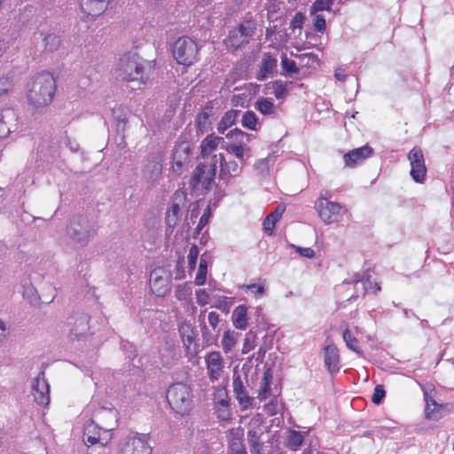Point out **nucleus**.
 <instances>
[{
	"label": "nucleus",
	"instance_id": "1",
	"mask_svg": "<svg viewBox=\"0 0 454 454\" xmlns=\"http://www.w3.org/2000/svg\"><path fill=\"white\" fill-rule=\"evenodd\" d=\"M153 71L152 61L144 59L135 51L123 54L116 67V75L126 82H135L138 85L145 84Z\"/></svg>",
	"mask_w": 454,
	"mask_h": 454
},
{
	"label": "nucleus",
	"instance_id": "2",
	"mask_svg": "<svg viewBox=\"0 0 454 454\" xmlns=\"http://www.w3.org/2000/svg\"><path fill=\"white\" fill-rule=\"evenodd\" d=\"M56 92V80L49 72H43L34 77L28 85L27 98L35 108L50 105Z\"/></svg>",
	"mask_w": 454,
	"mask_h": 454
},
{
	"label": "nucleus",
	"instance_id": "3",
	"mask_svg": "<svg viewBox=\"0 0 454 454\" xmlns=\"http://www.w3.org/2000/svg\"><path fill=\"white\" fill-rule=\"evenodd\" d=\"M104 417L116 418V413L113 410L99 409L93 415L94 419H90L86 423L83 430V441L88 445H95L97 443L105 446L112 439L113 428H103L99 427L95 419L100 420Z\"/></svg>",
	"mask_w": 454,
	"mask_h": 454
},
{
	"label": "nucleus",
	"instance_id": "4",
	"mask_svg": "<svg viewBox=\"0 0 454 454\" xmlns=\"http://www.w3.org/2000/svg\"><path fill=\"white\" fill-rule=\"evenodd\" d=\"M167 400L171 408L181 415L188 414L192 409V389L186 384L171 385L167 392Z\"/></svg>",
	"mask_w": 454,
	"mask_h": 454
},
{
	"label": "nucleus",
	"instance_id": "5",
	"mask_svg": "<svg viewBox=\"0 0 454 454\" xmlns=\"http://www.w3.org/2000/svg\"><path fill=\"white\" fill-rule=\"evenodd\" d=\"M216 166V154L200 162L193 170L191 177V186L196 190H199L200 187L205 190L210 189L215 182Z\"/></svg>",
	"mask_w": 454,
	"mask_h": 454
},
{
	"label": "nucleus",
	"instance_id": "6",
	"mask_svg": "<svg viewBox=\"0 0 454 454\" xmlns=\"http://www.w3.org/2000/svg\"><path fill=\"white\" fill-rule=\"evenodd\" d=\"M172 53L178 64L190 67L199 60L200 48L193 39L182 36L174 43Z\"/></svg>",
	"mask_w": 454,
	"mask_h": 454
},
{
	"label": "nucleus",
	"instance_id": "7",
	"mask_svg": "<svg viewBox=\"0 0 454 454\" xmlns=\"http://www.w3.org/2000/svg\"><path fill=\"white\" fill-rule=\"evenodd\" d=\"M95 234L96 229L85 216L75 215L71 218L67 226V235L74 242L84 247Z\"/></svg>",
	"mask_w": 454,
	"mask_h": 454
},
{
	"label": "nucleus",
	"instance_id": "8",
	"mask_svg": "<svg viewBox=\"0 0 454 454\" xmlns=\"http://www.w3.org/2000/svg\"><path fill=\"white\" fill-rule=\"evenodd\" d=\"M316 209L320 219L325 224H332L341 220L344 214L342 206L320 196L316 202Z\"/></svg>",
	"mask_w": 454,
	"mask_h": 454
},
{
	"label": "nucleus",
	"instance_id": "9",
	"mask_svg": "<svg viewBox=\"0 0 454 454\" xmlns=\"http://www.w3.org/2000/svg\"><path fill=\"white\" fill-rule=\"evenodd\" d=\"M147 434H132L128 435L121 445V454H152Z\"/></svg>",
	"mask_w": 454,
	"mask_h": 454
},
{
	"label": "nucleus",
	"instance_id": "10",
	"mask_svg": "<svg viewBox=\"0 0 454 454\" xmlns=\"http://www.w3.org/2000/svg\"><path fill=\"white\" fill-rule=\"evenodd\" d=\"M408 160L411 165L410 175L419 184H423L427 175V167L424 154L419 146H414L408 153Z\"/></svg>",
	"mask_w": 454,
	"mask_h": 454
},
{
	"label": "nucleus",
	"instance_id": "11",
	"mask_svg": "<svg viewBox=\"0 0 454 454\" xmlns=\"http://www.w3.org/2000/svg\"><path fill=\"white\" fill-rule=\"evenodd\" d=\"M150 288L157 296H165L170 291V275L163 268L154 269L150 274Z\"/></svg>",
	"mask_w": 454,
	"mask_h": 454
},
{
	"label": "nucleus",
	"instance_id": "12",
	"mask_svg": "<svg viewBox=\"0 0 454 454\" xmlns=\"http://www.w3.org/2000/svg\"><path fill=\"white\" fill-rule=\"evenodd\" d=\"M89 316L82 312H75L68 317L67 327L70 337L80 339L87 334L90 330Z\"/></svg>",
	"mask_w": 454,
	"mask_h": 454
},
{
	"label": "nucleus",
	"instance_id": "13",
	"mask_svg": "<svg viewBox=\"0 0 454 454\" xmlns=\"http://www.w3.org/2000/svg\"><path fill=\"white\" fill-rule=\"evenodd\" d=\"M207 374L211 382L218 381L224 372V361L218 351H211L205 356Z\"/></svg>",
	"mask_w": 454,
	"mask_h": 454
},
{
	"label": "nucleus",
	"instance_id": "14",
	"mask_svg": "<svg viewBox=\"0 0 454 454\" xmlns=\"http://www.w3.org/2000/svg\"><path fill=\"white\" fill-rule=\"evenodd\" d=\"M214 409L218 419L228 420L231 418L230 400L228 392L223 387L215 388L213 394Z\"/></svg>",
	"mask_w": 454,
	"mask_h": 454
},
{
	"label": "nucleus",
	"instance_id": "15",
	"mask_svg": "<svg viewBox=\"0 0 454 454\" xmlns=\"http://www.w3.org/2000/svg\"><path fill=\"white\" fill-rule=\"evenodd\" d=\"M216 156L217 162H220L219 179L228 185L232 178L240 175L243 163L239 164L235 160H226L222 153Z\"/></svg>",
	"mask_w": 454,
	"mask_h": 454
},
{
	"label": "nucleus",
	"instance_id": "16",
	"mask_svg": "<svg viewBox=\"0 0 454 454\" xmlns=\"http://www.w3.org/2000/svg\"><path fill=\"white\" fill-rule=\"evenodd\" d=\"M32 395L39 405L47 406L50 403V385L44 377L43 372H41L34 380Z\"/></svg>",
	"mask_w": 454,
	"mask_h": 454
},
{
	"label": "nucleus",
	"instance_id": "17",
	"mask_svg": "<svg viewBox=\"0 0 454 454\" xmlns=\"http://www.w3.org/2000/svg\"><path fill=\"white\" fill-rule=\"evenodd\" d=\"M232 387L234 395L240 405L241 410L244 411L250 408L253 404L254 399L249 396L241 376L235 372L232 377Z\"/></svg>",
	"mask_w": 454,
	"mask_h": 454
},
{
	"label": "nucleus",
	"instance_id": "18",
	"mask_svg": "<svg viewBox=\"0 0 454 454\" xmlns=\"http://www.w3.org/2000/svg\"><path fill=\"white\" fill-rule=\"evenodd\" d=\"M191 149L186 144L176 147L173 153L172 170L176 175L183 173L184 168L190 162Z\"/></svg>",
	"mask_w": 454,
	"mask_h": 454
},
{
	"label": "nucleus",
	"instance_id": "19",
	"mask_svg": "<svg viewBox=\"0 0 454 454\" xmlns=\"http://www.w3.org/2000/svg\"><path fill=\"white\" fill-rule=\"evenodd\" d=\"M372 153V148L368 145L349 151L343 157L345 165L349 168H354L357 164L362 163Z\"/></svg>",
	"mask_w": 454,
	"mask_h": 454
},
{
	"label": "nucleus",
	"instance_id": "20",
	"mask_svg": "<svg viewBox=\"0 0 454 454\" xmlns=\"http://www.w3.org/2000/svg\"><path fill=\"white\" fill-rule=\"evenodd\" d=\"M324 362L325 366L331 374L340 371V354L339 349L334 344H328L325 348Z\"/></svg>",
	"mask_w": 454,
	"mask_h": 454
},
{
	"label": "nucleus",
	"instance_id": "21",
	"mask_svg": "<svg viewBox=\"0 0 454 454\" xmlns=\"http://www.w3.org/2000/svg\"><path fill=\"white\" fill-rule=\"evenodd\" d=\"M108 5V0H80L83 13L92 18L101 15Z\"/></svg>",
	"mask_w": 454,
	"mask_h": 454
},
{
	"label": "nucleus",
	"instance_id": "22",
	"mask_svg": "<svg viewBox=\"0 0 454 454\" xmlns=\"http://www.w3.org/2000/svg\"><path fill=\"white\" fill-rule=\"evenodd\" d=\"M223 148L229 153L233 154L240 163H243L247 159L250 157V147L243 145L242 142H239L235 139L232 142L227 143Z\"/></svg>",
	"mask_w": 454,
	"mask_h": 454
},
{
	"label": "nucleus",
	"instance_id": "23",
	"mask_svg": "<svg viewBox=\"0 0 454 454\" xmlns=\"http://www.w3.org/2000/svg\"><path fill=\"white\" fill-rule=\"evenodd\" d=\"M161 157L160 155H153L145 168V176L150 182H155L162 172Z\"/></svg>",
	"mask_w": 454,
	"mask_h": 454
},
{
	"label": "nucleus",
	"instance_id": "24",
	"mask_svg": "<svg viewBox=\"0 0 454 454\" xmlns=\"http://www.w3.org/2000/svg\"><path fill=\"white\" fill-rule=\"evenodd\" d=\"M278 65V60L270 53H264L259 73L257 74V79L259 81H263L269 76L272 75L275 72Z\"/></svg>",
	"mask_w": 454,
	"mask_h": 454
},
{
	"label": "nucleus",
	"instance_id": "25",
	"mask_svg": "<svg viewBox=\"0 0 454 454\" xmlns=\"http://www.w3.org/2000/svg\"><path fill=\"white\" fill-rule=\"evenodd\" d=\"M349 283H354L355 285H358L360 283L363 287L364 294L366 293L376 294L380 290L379 284L371 279V274L369 272L364 273L362 277H360L359 274H356L355 278Z\"/></svg>",
	"mask_w": 454,
	"mask_h": 454
},
{
	"label": "nucleus",
	"instance_id": "26",
	"mask_svg": "<svg viewBox=\"0 0 454 454\" xmlns=\"http://www.w3.org/2000/svg\"><path fill=\"white\" fill-rule=\"evenodd\" d=\"M233 325L237 329L245 330L247 327V308L245 305H239L232 312Z\"/></svg>",
	"mask_w": 454,
	"mask_h": 454
},
{
	"label": "nucleus",
	"instance_id": "27",
	"mask_svg": "<svg viewBox=\"0 0 454 454\" xmlns=\"http://www.w3.org/2000/svg\"><path fill=\"white\" fill-rule=\"evenodd\" d=\"M221 143H224L223 137L215 135L207 136L200 144L201 153L204 160L207 159V156L214 152Z\"/></svg>",
	"mask_w": 454,
	"mask_h": 454
},
{
	"label": "nucleus",
	"instance_id": "28",
	"mask_svg": "<svg viewBox=\"0 0 454 454\" xmlns=\"http://www.w3.org/2000/svg\"><path fill=\"white\" fill-rule=\"evenodd\" d=\"M426 400V417L429 419L437 420L442 418V410L443 406L438 404L432 397H429L427 394L425 395Z\"/></svg>",
	"mask_w": 454,
	"mask_h": 454
},
{
	"label": "nucleus",
	"instance_id": "29",
	"mask_svg": "<svg viewBox=\"0 0 454 454\" xmlns=\"http://www.w3.org/2000/svg\"><path fill=\"white\" fill-rule=\"evenodd\" d=\"M306 432L289 430L287 432L286 446L291 450H297L302 444Z\"/></svg>",
	"mask_w": 454,
	"mask_h": 454
},
{
	"label": "nucleus",
	"instance_id": "30",
	"mask_svg": "<svg viewBox=\"0 0 454 454\" xmlns=\"http://www.w3.org/2000/svg\"><path fill=\"white\" fill-rule=\"evenodd\" d=\"M113 117L116 122L117 130L124 131L128 121V111L121 106H116L112 110Z\"/></svg>",
	"mask_w": 454,
	"mask_h": 454
},
{
	"label": "nucleus",
	"instance_id": "31",
	"mask_svg": "<svg viewBox=\"0 0 454 454\" xmlns=\"http://www.w3.org/2000/svg\"><path fill=\"white\" fill-rule=\"evenodd\" d=\"M239 287L247 294L253 295L255 299H260L266 294L264 280L261 281L259 284L240 285Z\"/></svg>",
	"mask_w": 454,
	"mask_h": 454
},
{
	"label": "nucleus",
	"instance_id": "32",
	"mask_svg": "<svg viewBox=\"0 0 454 454\" xmlns=\"http://www.w3.org/2000/svg\"><path fill=\"white\" fill-rule=\"evenodd\" d=\"M179 333L182 338V341L187 349H190L192 345L195 341V333L188 324H183L179 327Z\"/></svg>",
	"mask_w": 454,
	"mask_h": 454
},
{
	"label": "nucleus",
	"instance_id": "33",
	"mask_svg": "<svg viewBox=\"0 0 454 454\" xmlns=\"http://www.w3.org/2000/svg\"><path fill=\"white\" fill-rule=\"evenodd\" d=\"M238 114H239V111H237V110H230V111L226 112L218 123V126H217L218 132L224 133V131L228 128L232 126L236 121Z\"/></svg>",
	"mask_w": 454,
	"mask_h": 454
},
{
	"label": "nucleus",
	"instance_id": "34",
	"mask_svg": "<svg viewBox=\"0 0 454 454\" xmlns=\"http://www.w3.org/2000/svg\"><path fill=\"white\" fill-rule=\"evenodd\" d=\"M342 338L347 345V347L357 353V354H361L362 353V350L360 348V346H359V341L352 334V333L350 332L349 329H345L342 333Z\"/></svg>",
	"mask_w": 454,
	"mask_h": 454
},
{
	"label": "nucleus",
	"instance_id": "35",
	"mask_svg": "<svg viewBox=\"0 0 454 454\" xmlns=\"http://www.w3.org/2000/svg\"><path fill=\"white\" fill-rule=\"evenodd\" d=\"M254 107L261 114L267 115L272 114L275 111V106L273 102L268 98H259L254 105Z\"/></svg>",
	"mask_w": 454,
	"mask_h": 454
},
{
	"label": "nucleus",
	"instance_id": "36",
	"mask_svg": "<svg viewBox=\"0 0 454 454\" xmlns=\"http://www.w3.org/2000/svg\"><path fill=\"white\" fill-rule=\"evenodd\" d=\"M43 42L45 50L51 52L57 51L61 43L60 36L54 33L46 35Z\"/></svg>",
	"mask_w": 454,
	"mask_h": 454
},
{
	"label": "nucleus",
	"instance_id": "37",
	"mask_svg": "<svg viewBox=\"0 0 454 454\" xmlns=\"http://www.w3.org/2000/svg\"><path fill=\"white\" fill-rule=\"evenodd\" d=\"M242 126L251 130H257L260 126L255 114L252 111H247L242 116Z\"/></svg>",
	"mask_w": 454,
	"mask_h": 454
},
{
	"label": "nucleus",
	"instance_id": "38",
	"mask_svg": "<svg viewBox=\"0 0 454 454\" xmlns=\"http://www.w3.org/2000/svg\"><path fill=\"white\" fill-rule=\"evenodd\" d=\"M181 207L178 204H172L166 214V223L169 227H174L179 218Z\"/></svg>",
	"mask_w": 454,
	"mask_h": 454
},
{
	"label": "nucleus",
	"instance_id": "39",
	"mask_svg": "<svg viewBox=\"0 0 454 454\" xmlns=\"http://www.w3.org/2000/svg\"><path fill=\"white\" fill-rule=\"evenodd\" d=\"M334 4V0H316L310 6V14H316L318 12H330Z\"/></svg>",
	"mask_w": 454,
	"mask_h": 454
},
{
	"label": "nucleus",
	"instance_id": "40",
	"mask_svg": "<svg viewBox=\"0 0 454 454\" xmlns=\"http://www.w3.org/2000/svg\"><path fill=\"white\" fill-rule=\"evenodd\" d=\"M207 262L206 259L201 258L199 264V269L195 277L194 283L196 286H203L207 280Z\"/></svg>",
	"mask_w": 454,
	"mask_h": 454
},
{
	"label": "nucleus",
	"instance_id": "41",
	"mask_svg": "<svg viewBox=\"0 0 454 454\" xmlns=\"http://www.w3.org/2000/svg\"><path fill=\"white\" fill-rule=\"evenodd\" d=\"M274 160H275L270 156L260 159L254 163V168L260 175L266 176L270 171V165L274 163Z\"/></svg>",
	"mask_w": 454,
	"mask_h": 454
},
{
	"label": "nucleus",
	"instance_id": "42",
	"mask_svg": "<svg viewBox=\"0 0 454 454\" xmlns=\"http://www.w3.org/2000/svg\"><path fill=\"white\" fill-rule=\"evenodd\" d=\"M209 117H210V114L207 111H203L197 115L196 124H197L198 129L201 133L207 132L209 129V128H210Z\"/></svg>",
	"mask_w": 454,
	"mask_h": 454
},
{
	"label": "nucleus",
	"instance_id": "43",
	"mask_svg": "<svg viewBox=\"0 0 454 454\" xmlns=\"http://www.w3.org/2000/svg\"><path fill=\"white\" fill-rule=\"evenodd\" d=\"M227 137H234L243 145H248V143L254 137L253 134L246 133L240 129H235L227 134Z\"/></svg>",
	"mask_w": 454,
	"mask_h": 454
},
{
	"label": "nucleus",
	"instance_id": "44",
	"mask_svg": "<svg viewBox=\"0 0 454 454\" xmlns=\"http://www.w3.org/2000/svg\"><path fill=\"white\" fill-rule=\"evenodd\" d=\"M270 89L272 90V93L278 99L283 98L287 94L286 83L280 80H277L271 82Z\"/></svg>",
	"mask_w": 454,
	"mask_h": 454
},
{
	"label": "nucleus",
	"instance_id": "45",
	"mask_svg": "<svg viewBox=\"0 0 454 454\" xmlns=\"http://www.w3.org/2000/svg\"><path fill=\"white\" fill-rule=\"evenodd\" d=\"M236 30L239 32L240 37H243L247 42L254 34V27L250 21L241 23Z\"/></svg>",
	"mask_w": 454,
	"mask_h": 454
},
{
	"label": "nucleus",
	"instance_id": "46",
	"mask_svg": "<svg viewBox=\"0 0 454 454\" xmlns=\"http://www.w3.org/2000/svg\"><path fill=\"white\" fill-rule=\"evenodd\" d=\"M237 340L233 332L227 331L224 333L222 340V346L225 353L230 352L235 346Z\"/></svg>",
	"mask_w": 454,
	"mask_h": 454
},
{
	"label": "nucleus",
	"instance_id": "47",
	"mask_svg": "<svg viewBox=\"0 0 454 454\" xmlns=\"http://www.w3.org/2000/svg\"><path fill=\"white\" fill-rule=\"evenodd\" d=\"M229 454H247L241 438H231L229 446Z\"/></svg>",
	"mask_w": 454,
	"mask_h": 454
},
{
	"label": "nucleus",
	"instance_id": "48",
	"mask_svg": "<svg viewBox=\"0 0 454 454\" xmlns=\"http://www.w3.org/2000/svg\"><path fill=\"white\" fill-rule=\"evenodd\" d=\"M192 294V287L188 284L179 285L176 287L175 296L179 301L187 300Z\"/></svg>",
	"mask_w": 454,
	"mask_h": 454
},
{
	"label": "nucleus",
	"instance_id": "49",
	"mask_svg": "<svg viewBox=\"0 0 454 454\" xmlns=\"http://www.w3.org/2000/svg\"><path fill=\"white\" fill-rule=\"evenodd\" d=\"M248 43L246 39L243 37H240L239 32L237 30L230 32L229 37H228V44L235 49L239 48L243 44Z\"/></svg>",
	"mask_w": 454,
	"mask_h": 454
},
{
	"label": "nucleus",
	"instance_id": "50",
	"mask_svg": "<svg viewBox=\"0 0 454 454\" xmlns=\"http://www.w3.org/2000/svg\"><path fill=\"white\" fill-rule=\"evenodd\" d=\"M281 67L283 71L288 74H297L299 72L295 61L288 59L286 55L282 57Z\"/></svg>",
	"mask_w": 454,
	"mask_h": 454
},
{
	"label": "nucleus",
	"instance_id": "51",
	"mask_svg": "<svg viewBox=\"0 0 454 454\" xmlns=\"http://www.w3.org/2000/svg\"><path fill=\"white\" fill-rule=\"evenodd\" d=\"M255 340L256 337L254 334H253L252 333H247L242 348L243 354H247L255 348Z\"/></svg>",
	"mask_w": 454,
	"mask_h": 454
},
{
	"label": "nucleus",
	"instance_id": "52",
	"mask_svg": "<svg viewBox=\"0 0 454 454\" xmlns=\"http://www.w3.org/2000/svg\"><path fill=\"white\" fill-rule=\"evenodd\" d=\"M313 18V27L315 31L319 33H324L325 31V19L322 14H312Z\"/></svg>",
	"mask_w": 454,
	"mask_h": 454
},
{
	"label": "nucleus",
	"instance_id": "53",
	"mask_svg": "<svg viewBox=\"0 0 454 454\" xmlns=\"http://www.w3.org/2000/svg\"><path fill=\"white\" fill-rule=\"evenodd\" d=\"M12 80L9 76H3L0 78V97L7 94L12 90Z\"/></svg>",
	"mask_w": 454,
	"mask_h": 454
},
{
	"label": "nucleus",
	"instance_id": "54",
	"mask_svg": "<svg viewBox=\"0 0 454 454\" xmlns=\"http://www.w3.org/2000/svg\"><path fill=\"white\" fill-rule=\"evenodd\" d=\"M199 256V249L197 246L193 245L191 247L188 254V267L190 270H194L196 267L197 260Z\"/></svg>",
	"mask_w": 454,
	"mask_h": 454
},
{
	"label": "nucleus",
	"instance_id": "55",
	"mask_svg": "<svg viewBox=\"0 0 454 454\" xmlns=\"http://www.w3.org/2000/svg\"><path fill=\"white\" fill-rule=\"evenodd\" d=\"M386 392L382 385H377L374 388L372 401L375 404H380L385 397Z\"/></svg>",
	"mask_w": 454,
	"mask_h": 454
},
{
	"label": "nucleus",
	"instance_id": "56",
	"mask_svg": "<svg viewBox=\"0 0 454 454\" xmlns=\"http://www.w3.org/2000/svg\"><path fill=\"white\" fill-rule=\"evenodd\" d=\"M279 220L277 219L272 214L268 215L263 221V228L265 231L271 234L273 232L277 222Z\"/></svg>",
	"mask_w": 454,
	"mask_h": 454
},
{
	"label": "nucleus",
	"instance_id": "57",
	"mask_svg": "<svg viewBox=\"0 0 454 454\" xmlns=\"http://www.w3.org/2000/svg\"><path fill=\"white\" fill-rule=\"evenodd\" d=\"M196 301L200 306H205L209 302V294L205 289H199L195 292Z\"/></svg>",
	"mask_w": 454,
	"mask_h": 454
},
{
	"label": "nucleus",
	"instance_id": "58",
	"mask_svg": "<svg viewBox=\"0 0 454 454\" xmlns=\"http://www.w3.org/2000/svg\"><path fill=\"white\" fill-rule=\"evenodd\" d=\"M7 115H12V112L8 110L6 111L4 115L0 116V138L7 137L11 132L10 128L7 126L4 120V118L6 117Z\"/></svg>",
	"mask_w": 454,
	"mask_h": 454
},
{
	"label": "nucleus",
	"instance_id": "59",
	"mask_svg": "<svg viewBox=\"0 0 454 454\" xmlns=\"http://www.w3.org/2000/svg\"><path fill=\"white\" fill-rule=\"evenodd\" d=\"M210 217H211V209H210V207L207 206L205 208L203 215H201L200 222L198 223L197 231L199 232L207 224Z\"/></svg>",
	"mask_w": 454,
	"mask_h": 454
},
{
	"label": "nucleus",
	"instance_id": "60",
	"mask_svg": "<svg viewBox=\"0 0 454 454\" xmlns=\"http://www.w3.org/2000/svg\"><path fill=\"white\" fill-rule=\"evenodd\" d=\"M305 20V16L302 12H296L291 21V28H301Z\"/></svg>",
	"mask_w": 454,
	"mask_h": 454
},
{
	"label": "nucleus",
	"instance_id": "61",
	"mask_svg": "<svg viewBox=\"0 0 454 454\" xmlns=\"http://www.w3.org/2000/svg\"><path fill=\"white\" fill-rule=\"evenodd\" d=\"M270 393V384L267 377L265 376L263 379L262 386L259 391V397L262 400H265L269 397Z\"/></svg>",
	"mask_w": 454,
	"mask_h": 454
},
{
	"label": "nucleus",
	"instance_id": "62",
	"mask_svg": "<svg viewBox=\"0 0 454 454\" xmlns=\"http://www.w3.org/2000/svg\"><path fill=\"white\" fill-rule=\"evenodd\" d=\"M248 441L255 451H259V436L255 431L250 430L247 434Z\"/></svg>",
	"mask_w": 454,
	"mask_h": 454
},
{
	"label": "nucleus",
	"instance_id": "63",
	"mask_svg": "<svg viewBox=\"0 0 454 454\" xmlns=\"http://www.w3.org/2000/svg\"><path fill=\"white\" fill-rule=\"evenodd\" d=\"M270 348V345H268L266 342H264L263 344H262L257 352L254 355V357L255 358L256 361L258 362H262L264 356H265V354L267 353V351Z\"/></svg>",
	"mask_w": 454,
	"mask_h": 454
},
{
	"label": "nucleus",
	"instance_id": "64",
	"mask_svg": "<svg viewBox=\"0 0 454 454\" xmlns=\"http://www.w3.org/2000/svg\"><path fill=\"white\" fill-rule=\"evenodd\" d=\"M215 301V307L219 309H228L231 305L230 301H228L229 298L226 297V296H217V297H214Z\"/></svg>",
	"mask_w": 454,
	"mask_h": 454
}]
</instances>
